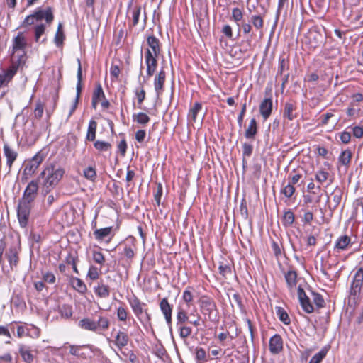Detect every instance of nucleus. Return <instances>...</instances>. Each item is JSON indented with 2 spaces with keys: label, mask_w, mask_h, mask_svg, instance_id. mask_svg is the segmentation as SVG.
I'll use <instances>...</instances> for the list:
<instances>
[{
  "label": "nucleus",
  "mask_w": 363,
  "mask_h": 363,
  "mask_svg": "<svg viewBox=\"0 0 363 363\" xmlns=\"http://www.w3.org/2000/svg\"><path fill=\"white\" fill-rule=\"evenodd\" d=\"M38 192V184L36 181H31L24 190L22 198L19 200L17 216L20 225L25 228L29 219L30 210L33 206Z\"/></svg>",
  "instance_id": "1"
},
{
  "label": "nucleus",
  "mask_w": 363,
  "mask_h": 363,
  "mask_svg": "<svg viewBox=\"0 0 363 363\" xmlns=\"http://www.w3.org/2000/svg\"><path fill=\"white\" fill-rule=\"evenodd\" d=\"M65 171L61 167H56L53 164H50L45 167L40 173V177L44 179L43 186L46 192L50 191V189L54 188L61 180Z\"/></svg>",
  "instance_id": "2"
},
{
  "label": "nucleus",
  "mask_w": 363,
  "mask_h": 363,
  "mask_svg": "<svg viewBox=\"0 0 363 363\" xmlns=\"http://www.w3.org/2000/svg\"><path fill=\"white\" fill-rule=\"evenodd\" d=\"M110 322L108 318L99 316L96 320L90 318H84L79 321L78 326L83 330L101 333L108 330Z\"/></svg>",
  "instance_id": "3"
},
{
  "label": "nucleus",
  "mask_w": 363,
  "mask_h": 363,
  "mask_svg": "<svg viewBox=\"0 0 363 363\" xmlns=\"http://www.w3.org/2000/svg\"><path fill=\"white\" fill-rule=\"evenodd\" d=\"M199 303L201 313L208 317L210 321L218 320V309L214 300L208 296H202L199 300Z\"/></svg>",
  "instance_id": "4"
},
{
  "label": "nucleus",
  "mask_w": 363,
  "mask_h": 363,
  "mask_svg": "<svg viewBox=\"0 0 363 363\" xmlns=\"http://www.w3.org/2000/svg\"><path fill=\"white\" fill-rule=\"evenodd\" d=\"M24 65V55L19 57L17 61H13L11 65L6 69H2L0 72V89L8 86L13 79L19 67Z\"/></svg>",
  "instance_id": "5"
},
{
  "label": "nucleus",
  "mask_w": 363,
  "mask_h": 363,
  "mask_svg": "<svg viewBox=\"0 0 363 363\" xmlns=\"http://www.w3.org/2000/svg\"><path fill=\"white\" fill-rule=\"evenodd\" d=\"M44 159L45 155L38 152L31 160L28 161L22 174V181L27 182L28 179L36 172Z\"/></svg>",
  "instance_id": "6"
},
{
  "label": "nucleus",
  "mask_w": 363,
  "mask_h": 363,
  "mask_svg": "<svg viewBox=\"0 0 363 363\" xmlns=\"http://www.w3.org/2000/svg\"><path fill=\"white\" fill-rule=\"evenodd\" d=\"M27 45V42L22 33H19L13 40V53H12V62L17 61L20 56L24 55V64L26 63V52L24 51L25 48Z\"/></svg>",
  "instance_id": "7"
},
{
  "label": "nucleus",
  "mask_w": 363,
  "mask_h": 363,
  "mask_svg": "<svg viewBox=\"0 0 363 363\" xmlns=\"http://www.w3.org/2000/svg\"><path fill=\"white\" fill-rule=\"evenodd\" d=\"M130 306L137 317V318L143 323L142 315L145 314V320L150 322L151 320L150 315L147 312V309L145 308L146 303L141 302L139 298L134 297L133 299L129 301Z\"/></svg>",
  "instance_id": "8"
},
{
  "label": "nucleus",
  "mask_w": 363,
  "mask_h": 363,
  "mask_svg": "<svg viewBox=\"0 0 363 363\" xmlns=\"http://www.w3.org/2000/svg\"><path fill=\"white\" fill-rule=\"evenodd\" d=\"M21 251V245L11 246L6 252L5 256L9 264L11 271L16 269L20 262L19 254Z\"/></svg>",
  "instance_id": "9"
},
{
  "label": "nucleus",
  "mask_w": 363,
  "mask_h": 363,
  "mask_svg": "<svg viewBox=\"0 0 363 363\" xmlns=\"http://www.w3.org/2000/svg\"><path fill=\"white\" fill-rule=\"evenodd\" d=\"M77 87H76V89H77V95H76V98H75V100H74V102L72 105V106L71 107V109L69 111V117L71 116L73 113L75 111L77 107V105H78V103H79V97H80V95H81V92H82V66H81V62H80V60H78V68H77Z\"/></svg>",
  "instance_id": "10"
},
{
  "label": "nucleus",
  "mask_w": 363,
  "mask_h": 363,
  "mask_svg": "<svg viewBox=\"0 0 363 363\" xmlns=\"http://www.w3.org/2000/svg\"><path fill=\"white\" fill-rule=\"evenodd\" d=\"M157 57L158 56L153 55L150 49L146 50L145 59V64L147 65V75L149 77L152 76L156 70L157 66Z\"/></svg>",
  "instance_id": "11"
},
{
  "label": "nucleus",
  "mask_w": 363,
  "mask_h": 363,
  "mask_svg": "<svg viewBox=\"0 0 363 363\" xmlns=\"http://www.w3.org/2000/svg\"><path fill=\"white\" fill-rule=\"evenodd\" d=\"M363 284V269L359 268L355 272L351 284L350 293L356 296L361 291Z\"/></svg>",
  "instance_id": "12"
},
{
  "label": "nucleus",
  "mask_w": 363,
  "mask_h": 363,
  "mask_svg": "<svg viewBox=\"0 0 363 363\" xmlns=\"http://www.w3.org/2000/svg\"><path fill=\"white\" fill-rule=\"evenodd\" d=\"M298 298L303 310L307 313H311L314 311V308L311 302L310 298L306 294L303 289L298 286Z\"/></svg>",
  "instance_id": "13"
},
{
  "label": "nucleus",
  "mask_w": 363,
  "mask_h": 363,
  "mask_svg": "<svg viewBox=\"0 0 363 363\" xmlns=\"http://www.w3.org/2000/svg\"><path fill=\"white\" fill-rule=\"evenodd\" d=\"M32 15L35 18V21H39L45 19L48 24H50L54 19L52 9L51 7H48L45 10L38 9Z\"/></svg>",
  "instance_id": "14"
},
{
  "label": "nucleus",
  "mask_w": 363,
  "mask_h": 363,
  "mask_svg": "<svg viewBox=\"0 0 363 363\" xmlns=\"http://www.w3.org/2000/svg\"><path fill=\"white\" fill-rule=\"evenodd\" d=\"M269 350L272 354H278L283 349V341L281 335L276 334L273 335L269 343Z\"/></svg>",
  "instance_id": "15"
},
{
  "label": "nucleus",
  "mask_w": 363,
  "mask_h": 363,
  "mask_svg": "<svg viewBox=\"0 0 363 363\" xmlns=\"http://www.w3.org/2000/svg\"><path fill=\"white\" fill-rule=\"evenodd\" d=\"M4 152L6 158V165L9 167L8 172H10L11 167L18 157V153L6 143L4 145Z\"/></svg>",
  "instance_id": "16"
},
{
  "label": "nucleus",
  "mask_w": 363,
  "mask_h": 363,
  "mask_svg": "<svg viewBox=\"0 0 363 363\" xmlns=\"http://www.w3.org/2000/svg\"><path fill=\"white\" fill-rule=\"evenodd\" d=\"M272 111V99L271 97L264 99L259 105V112L264 120H267Z\"/></svg>",
  "instance_id": "17"
},
{
  "label": "nucleus",
  "mask_w": 363,
  "mask_h": 363,
  "mask_svg": "<svg viewBox=\"0 0 363 363\" xmlns=\"http://www.w3.org/2000/svg\"><path fill=\"white\" fill-rule=\"evenodd\" d=\"M165 78V71L163 69H161L159 73L155 76L154 80V86L157 96L160 95L163 91Z\"/></svg>",
  "instance_id": "18"
},
{
  "label": "nucleus",
  "mask_w": 363,
  "mask_h": 363,
  "mask_svg": "<svg viewBox=\"0 0 363 363\" xmlns=\"http://www.w3.org/2000/svg\"><path fill=\"white\" fill-rule=\"evenodd\" d=\"M128 12L132 16V26H135L139 22V17L141 13V6L139 5L133 6V0L128 5Z\"/></svg>",
  "instance_id": "19"
},
{
  "label": "nucleus",
  "mask_w": 363,
  "mask_h": 363,
  "mask_svg": "<svg viewBox=\"0 0 363 363\" xmlns=\"http://www.w3.org/2000/svg\"><path fill=\"white\" fill-rule=\"evenodd\" d=\"M129 342L128 335L123 331H118L115 337L114 344L120 350L125 347Z\"/></svg>",
  "instance_id": "20"
},
{
  "label": "nucleus",
  "mask_w": 363,
  "mask_h": 363,
  "mask_svg": "<svg viewBox=\"0 0 363 363\" xmlns=\"http://www.w3.org/2000/svg\"><path fill=\"white\" fill-rule=\"evenodd\" d=\"M352 244L350 237L347 235H342L338 238L335 245V250H345Z\"/></svg>",
  "instance_id": "21"
},
{
  "label": "nucleus",
  "mask_w": 363,
  "mask_h": 363,
  "mask_svg": "<svg viewBox=\"0 0 363 363\" xmlns=\"http://www.w3.org/2000/svg\"><path fill=\"white\" fill-rule=\"evenodd\" d=\"M129 240L131 242V245H128V244H125L123 255H125L128 259H132L135 256V250L136 249V240L134 237L132 236L128 239V240Z\"/></svg>",
  "instance_id": "22"
},
{
  "label": "nucleus",
  "mask_w": 363,
  "mask_h": 363,
  "mask_svg": "<svg viewBox=\"0 0 363 363\" xmlns=\"http://www.w3.org/2000/svg\"><path fill=\"white\" fill-rule=\"evenodd\" d=\"M147 43L152 49V53L156 56H159L160 54V43L159 39L154 35H150L147 38Z\"/></svg>",
  "instance_id": "23"
},
{
  "label": "nucleus",
  "mask_w": 363,
  "mask_h": 363,
  "mask_svg": "<svg viewBox=\"0 0 363 363\" xmlns=\"http://www.w3.org/2000/svg\"><path fill=\"white\" fill-rule=\"evenodd\" d=\"M257 133V123L255 118H252L245 130V137L247 139H255Z\"/></svg>",
  "instance_id": "24"
},
{
  "label": "nucleus",
  "mask_w": 363,
  "mask_h": 363,
  "mask_svg": "<svg viewBox=\"0 0 363 363\" xmlns=\"http://www.w3.org/2000/svg\"><path fill=\"white\" fill-rule=\"evenodd\" d=\"M285 279L290 291H293L297 284V273L294 270H289L285 274Z\"/></svg>",
  "instance_id": "25"
},
{
  "label": "nucleus",
  "mask_w": 363,
  "mask_h": 363,
  "mask_svg": "<svg viewBox=\"0 0 363 363\" xmlns=\"http://www.w3.org/2000/svg\"><path fill=\"white\" fill-rule=\"evenodd\" d=\"M104 98H105V94L103 91L102 86L100 84V83H98L95 90L93 92V95H92L91 104H92L93 108H96V105L99 103V101L101 99H104Z\"/></svg>",
  "instance_id": "26"
},
{
  "label": "nucleus",
  "mask_w": 363,
  "mask_h": 363,
  "mask_svg": "<svg viewBox=\"0 0 363 363\" xmlns=\"http://www.w3.org/2000/svg\"><path fill=\"white\" fill-rule=\"evenodd\" d=\"M296 110V106L291 103L286 102L284 104V110L283 113L284 118H288L289 121H292L297 117L296 113L294 112Z\"/></svg>",
  "instance_id": "27"
},
{
  "label": "nucleus",
  "mask_w": 363,
  "mask_h": 363,
  "mask_svg": "<svg viewBox=\"0 0 363 363\" xmlns=\"http://www.w3.org/2000/svg\"><path fill=\"white\" fill-rule=\"evenodd\" d=\"M176 320L177 325L186 324L189 322L187 312L182 306H178L177 308Z\"/></svg>",
  "instance_id": "28"
},
{
  "label": "nucleus",
  "mask_w": 363,
  "mask_h": 363,
  "mask_svg": "<svg viewBox=\"0 0 363 363\" xmlns=\"http://www.w3.org/2000/svg\"><path fill=\"white\" fill-rule=\"evenodd\" d=\"M71 284L73 288L82 294H85L87 291L85 283L79 278L72 277Z\"/></svg>",
  "instance_id": "29"
},
{
  "label": "nucleus",
  "mask_w": 363,
  "mask_h": 363,
  "mask_svg": "<svg viewBox=\"0 0 363 363\" xmlns=\"http://www.w3.org/2000/svg\"><path fill=\"white\" fill-rule=\"evenodd\" d=\"M94 291L101 298H108L110 295L109 286L102 283L95 286Z\"/></svg>",
  "instance_id": "30"
},
{
  "label": "nucleus",
  "mask_w": 363,
  "mask_h": 363,
  "mask_svg": "<svg viewBox=\"0 0 363 363\" xmlns=\"http://www.w3.org/2000/svg\"><path fill=\"white\" fill-rule=\"evenodd\" d=\"M352 155V152L349 149L342 151L338 157V162L348 167L351 162Z\"/></svg>",
  "instance_id": "31"
},
{
  "label": "nucleus",
  "mask_w": 363,
  "mask_h": 363,
  "mask_svg": "<svg viewBox=\"0 0 363 363\" xmlns=\"http://www.w3.org/2000/svg\"><path fill=\"white\" fill-rule=\"evenodd\" d=\"M97 128V123L94 120H91L89 123L88 130L86 139L89 141H94L96 138V132Z\"/></svg>",
  "instance_id": "32"
},
{
  "label": "nucleus",
  "mask_w": 363,
  "mask_h": 363,
  "mask_svg": "<svg viewBox=\"0 0 363 363\" xmlns=\"http://www.w3.org/2000/svg\"><path fill=\"white\" fill-rule=\"evenodd\" d=\"M159 306L163 315L167 314H172L173 306L169 303L168 299L167 298H163L160 301Z\"/></svg>",
  "instance_id": "33"
},
{
  "label": "nucleus",
  "mask_w": 363,
  "mask_h": 363,
  "mask_svg": "<svg viewBox=\"0 0 363 363\" xmlns=\"http://www.w3.org/2000/svg\"><path fill=\"white\" fill-rule=\"evenodd\" d=\"M58 312L61 317L65 319L70 318L73 314L72 307L68 304H63L59 306Z\"/></svg>",
  "instance_id": "34"
},
{
  "label": "nucleus",
  "mask_w": 363,
  "mask_h": 363,
  "mask_svg": "<svg viewBox=\"0 0 363 363\" xmlns=\"http://www.w3.org/2000/svg\"><path fill=\"white\" fill-rule=\"evenodd\" d=\"M19 353L22 357L23 359L26 362L30 363L33 360V355L31 354L30 350H28L25 345H21L19 346Z\"/></svg>",
  "instance_id": "35"
},
{
  "label": "nucleus",
  "mask_w": 363,
  "mask_h": 363,
  "mask_svg": "<svg viewBox=\"0 0 363 363\" xmlns=\"http://www.w3.org/2000/svg\"><path fill=\"white\" fill-rule=\"evenodd\" d=\"M111 230H112V228L111 227H107V228H104L96 229L94 232V237H95V238L96 240H102L106 237H107L108 235H109L111 234Z\"/></svg>",
  "instance_id": "36"
},
{
  "label": "nucleus",
  "mask_w": 363,
  "mask_h": 363,
  "mask_svg": "<svg viewBox=\"0 0 363 363\" xmlns=\"http://www.w3.org/2000/svg\"><path fill=\"white\" fill-rule=\"evenodd\" d=\"M276 313L279 319L285 325H289L291 323L290 318L286 311L281 307H276Z\"/></svg>",
  "instance_id": "37"
},
{
  "label": "nucleus",
  "mask_w": 363,
  "mask_h": 363,
  "mask_svg": "<svg viewBox=\"0 0 363 363\" xmlns=\"http://www.w3.org/2000/svg\"><path fill=\"white\" fill-rule=\"evenodd\" d=\"M202 104L200 102H196L194 106L190 108L189 113V118L192 122H195L197 118L198 113L201 110Z\"/></svg>",
  "instance_id": "38"
},
{
  "label": "nucleus",
  "mask_w": 363,
  "mask_h": 363,
  "mask_svg": "<svg viewBox=\"0 0 363 363\" xmlns=\"http://www.w3.org/2000/svg\"><path fill=\"white\" fill-rule=\"evenodd\" d=\"M94 147L99 152H108L111 149V144L108 142L96 140L94 143Z\"/></svg>",
  "instance_id": "39"
},
{
  "label": "nucleus",
  "mask_w": 363,
  "mask_h": 363,
  "mask_svg": "<svg viewBox=\"0 0 363 363\" xmlns=\"http://www.w3.org/2000/svg\"><path fill=\"white\" fill-rule=\"evenodd\" d=\"M177 326L179 330V336L182 339L187 338L192 333V328L187 326L186 324L178 325Z\"/></svg>",
  "instance_id": "40"
},
{
  "label": "nucleus",
  "mask_w": 363,
  "mask_h": 363,
  "mask_svg": "<svg viewBox=\"0 0 363 363\" xmlns=\"http://www.w3.org/2000/svg\"><path fill=\"white\" fill-rule=\"evenodd\" d=\"M83 346H69V353L77 357L86 358V354L83 352Z\"/></svg>",
  "instance_id": "41"
},
{
  "label": "nucleus",
  "mask_w": 363,
  "mask_h": 363,
  "mask_svg": "<svg viewBox=\"0 0 363 363\" xmlns=\"http://www.w3.org/2000/svg\"><path fill=\"white\" fill-rule=\"evenodd\" d=\"M282 222L284 226L291 225L294 223V214L291 210H289L284 213L282 218Z\"/></svg>",
  "instance_id": "42"
},
{
  "label": "nucleus",
  "mask_w": 363,
  "mask_h": 363,
  "mask_svg": "<svg viewBox=\"0 0 363 363\" xmlns=\"http://www.w3.org/2000/svg\"><path fill=\"white\" fill-rule=\"evenodd\" d=\"M133 118L134 121L142 125L147 124L150 120V117L146 113L143 112L134 114Z\"/></svg>",
  "instance_id": "43"
},
{
  "label": "nucleus",
  "mask_w": 363,
  "mask_h": 363,
  "mask_svg": "<svg viewBox=\"0 0 363 363\" xmlns=\"http://www.w3.org/2000/svg\"><path fill=\"white\" fill-rule=\"evenodd\" d=\"M312 298L313 303L315 304V306L318 308H323L325 306V301L323 298V296L316 292L312 291Z\"/></svg>",
  "instance_id": "44"
},
{
  "label": "nucleus",
  "mask_w": 363,
  "mask_h": 363,
  "mask_svg": "<svg viewBox=\"0 0 363 363\" xmlns=\"http://www.w3.org/2000/svg\"><path fill=\"white\" fill-rule=\"evenodd\" d=\"M196 359L198 362H206L207 355L205 350L202 347H196L195 350Z\"/></svg>",
  "instance_id": "45"
},
{
  "label": "nucleus",
  "mask_w": 363,
  "mask_h": 363,
  "mask_svg": "<svg viewBox=\"0 0 363 363\" xmlns=\"http://www.w3.org/2000/svg\"><path fill=\"white\" fill-rule=\"evenodd\" d=\"M251 22L257 30H260L264 26L263 18L259 15H254L251 17Z\"/></svg>",
  "instance_id": "46"
},
{
  "label": "nucleus",
  "mask_w": 363,
  "mask_h": 363,
  "mask_svg": "<svg viewBox=\"0 0 363 363\" xmlns=\"http://www.w3.org/2000/svg\"><path fill=\"white\" fill-rule=\"evenodd\" d=\"M243 18V13L242 11L239 8H234L232 11V19L237 23L238 27H240V24L238 23Z\"/></svg>",
  "instance_id": "47"
},
{
  "label": "nucleus",
  "mask_w": 363,
  "mask_h": 363,
  "mask_svg": "<svg viewBox=\"0 0 363 363\" xmlns=\"http://www.w3.org/2000/svg\"><path fill=\"white\" fill-rule=\"evenodd\" d=\"M294 192L295 187L289 183L281 190V193L289 199L293 196Z\"/></svg>",
  "instance_id": "48"
},
{
  "label": "nucleus",
  "mask_w": 363,
  "mask_h": 363,
  "mask_svg": "<svg viewBox=\"0 0 363 363\" xmlns=\"http://www.w3.org/2000/svg\"><path fill=\"white\" fill-rule=\"evenodd\" d=\"M288 69V62L284 58H279V65L278 67L277 77H278L279 75L282 76L284 74V71Z\"/></svg>",
  "instance_id": "49"
},
{
  "label": "nucleus",
  "mask_w": 363,
  "mask_h": 363,
  "mask_svg": "<svg viewBox=\"0 0 363 363\" xmlns=\"http://www.w3.org/2000/svg\"><path fill=\"white\" fill-rule=\"evenodd\" d=\"M92 258L96 263L100 264L101 266L103 265L105 262V257L101 252L94 250L92 252Z\"/></svg>",
  "instance_id": "50"
},
{
  "label": "nucleus",
  "mask_w": 363,
  "mask_h": 363,
  "mask_svg": "<svg viewBox=\"0 0 363 363\" xmlns=\"http://www.w3.org/2000/svg\"><path fill=\"white\" fill-rule=\"evenodd\" d=\"M45 26L44 24H39L34 27L35 40L38 42L41 35L45 33Z\"/></svg>",
  "instance_id": "51"
},
{
  "label": "nucleus",
  "mask_w": 363,
  "mask_h": 363,
  "mask_svg": "<svg viewBox=\"0 0 363 363\" xmlns=\"http://www.w3.org/2000/svg\"><path fill=\"white\" fill-rule=\"evenodd\" d=\"M327 352L328 350L326 348H323L320 352L315 354L311 360L315 363H320L326 356Z\"/></svg>",
  "instance_id": "52"
},
{
  "label": "nucleus",
  "mask_w": 363,
  "mask_h": 363,
  "mask_svg": "<svg viewBox=\"0 0 363 363\" xmlns=\"http://www.w3.org/2000/svg\"><path fill=\"white\" fill-rule=\"evenodd\" d=\"M84 175L86 179L94 181L96 177V170L94 168L89 167L84 170Z\"/></svg>",
  "instance_id": "53"
},
{
  "label": "nucleus",
  "mask_w": 363,
  "mask_h": 363,
  "mask_svg": "<svg viewBox=\"0 0 363 363\" xmlns=\"http://www.w3.org/2000/svg\"><path fill=\"white\" fill-rule=\"evenodd\" d=\"M117 318L120 321H125L128 318V311L123 306L117 308Z\"/></svg>",
  "instance_id": "54"
},
{
  "label": "nucleus",
  "mask_w": 363,
  "mask_h": 363,
  "mask_svg": "<svg viewBox=\"0 0 363 363\" xmlns=\"http://www.w3.org/2000/svg\"><path fill=\"white\" fill-rule=\"evenodd\" d=\"M182 298L184 302L187 304L188 307L190 306V303L193 301V294L191 291L189 290V288H186L184 292Z\"/></svg>",
  "instance_id": "55"
},
{
  "label": "nucleus",
  "mask_w": 363,
  "mask_h": 363,
  "mask_svg": "<svg viewBox=\"0 0 363 363\" xmlns=\"http://www.w3.org/2000/svg\"><path fill=\"white\" fill-rule=\"evenodd\" d=\"M135 94L138 100V108H140L141 104L145 99V91L143 89H141L140 90L135 89Z\"/></svg>",
  "instance_id": "56"
},
{
  "label": "nucleus",
  "mask_w": 363,
  "mask_h": 363,
  "mask_svg": "<svg viewBox=\"0 0 363 363\" xmlns=\"http://www.w3.org/2000/svg\"><path fill=\"white\" fill-rule=\"evenodd\" d=\"M44 106L40 101L36 103L35 108L34 110L35 117L40 119L43 114Z\"/></svg>",
  "instance_id": "57"
},
{
  "label": "nucleus",
  "mask_w": 363,
  "mask_h": 363,
  "mask_svg": "<svg viewBox=\"0 0 363 363\" xmlns=\"http://www.w3.org/2000/svg\"><path fill=\"white\" fill-rule=\"evenodd\" d=\"M65 39V35L64 33L56 32L54 38L55 44L58 48L62 47Z\"/></svg>",
  "instance_id": "58"
},
{
  "label": "nucleus",
  "mask_w": 363,
  "mask_h": 363,
  "mask_svg": "<svg viewBox=\"0 0 363 363\" xmlns=\"http://www.w3.org/2000/svg\"><path fill=\"white\" fill-rule=\"evenodd\" d=\"M328 172L320 170L315 174V179L320 183H323L328 179Z\"/></svg>",
  "instance_id": "59"
},
{
  "label": "nucleus",
  "mask_w": 363,
  "mask_h": 363,
  "mask_svg": "<svg viewBox=\"0 0 363 363\" xmlns=\"http://www.w3.org/2000/svg\"><path fill=\"white\" fill-rule=\"evenodd\" d=\"M219 273L223 276L226 277L228 274H231V268L226 264L221 262L218 267Z\"/></svg>",
  "instance_id": "60"
},
{
  "label": "nucleus",
  "mask_w": 363,
  "mask_h": 363,
  "mask_svg": "<svg viewBox=\"0 0 363 363\" xmlns=\"http://www.w3.org/2000/svg\"><path fill=\"white\" fill-rule=\"evenodd\" d=\"M43 279L44 281L52 284L55 282L56 278L53 273L47 272L43 274Z\"/></svg>",
  "instance_id": "61"
},
{
  "label": "nucleus",
  "mask_w": 363,
  "mask_h": 363,
  "mask_svg": "<svg viewBox=\"0 0 363 363\" xmlns=\"http://www.w3.org/2000/svg\"><path fill=\"white\" fill-rule=\"evenodd\" d=\"M87 276L91 280L97 279L99 276L98 269L95 266H93V265L90 266L89 271H88Z\"/></svg>",
  "instance_id": "62"
},
{
  "label": "nucleus",
  "mask_w": 363,
  "mask_h": 363,
  "mask_svg": "<svg viewBox=\"0 0 363 363\" xmlns=\"http://www.w3.org/2000/svg\"><path fill=\"white\" fill-rule=\"evenodd\" d=\"M76 260L77 259L74 257H73L71 254H69L65 259L66 263L68 264H71V266H72L74 272L78 274L79 272L77 267Z\"/></svg>",
  "instance_id": "63"
},
{
  "label": "nucleus",
  "mask_w": 363,
  "mask_h": 363,
  "mask_svg": "<svg viewBox=\"0 0 363 363\" xmlns=\"http://www.w3.org/2000/svg\"><path fill=\"white\" fill-rule=\"evenodd\" d=\"M253 150V147L252 145L248 144L247 143L242 145V155L243 157H250Z\"/></svg>",
  "instance_id": "64"
}]
</instances>
